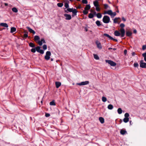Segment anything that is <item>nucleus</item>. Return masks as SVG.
I'll return each instance as SVG.
<instances>
[{
    "label": "nucleus",
    "mask_w": 146,
    "mask_h": 146,
    "mask_svg": "<svg viewBox=\"0 0 146 146\" xmlns=\"http://www.w3.org/2000/svg\"><path fill=\"white\" fill-rule=\"evenodd\" d=\"M121 28L120 29V32L121 33V37H123L125 35V31L123 28L125 27V25L123 23H121L120 25Z\"/></svg>",
    "instance_id": "obj_1"
},
{
    "label": "nucleus",
    "mask_w": 146,
    "mask_h": 146,
    "mask_svg": "<svg viewBox=\"0 0 146 146\" xmlns=\"http://www.w3.org/2000/svg\"><path fill=\"white\" fill-rule=\"evenodd\" d=\"M103 21L105 23H108L110 20V17L107 15L104 16L103 18Z\"/></svg>",
    "instance_id": "obj_2"
},
{
    "label": "nucleus",
    "mask_w": 146,
    "mask_h": 146,
    "mask_svg": "<svg viewBox=\"0 0 146 146\" xmlns=\"http://www.w3.org/2000/svg\"><path fill=\"white\" fill-rule=\"evenodd\" d=\"M129 115L128 113H125L124 114L125 118L123 119V121L124 122L126 123L129 121V118H128Z\"/></svg>",
    "instance_id": "obj_3"
},
{
    "label": "nucleus",
    "mask_w": 146,
    "mask_h": 146,
    "mask_svg": "<svg viewBox=\"0 0 146 146\" xmlns=\"http://www.w3.org/2000/svg\"><path fill=\"white\" fill-rule=\"evenodd\" d=\"M106 62L111 66H115L116 65V63L110 60H106Z\"/></svg>",
    "instance_id": "obj_4"
},
{
    "label": "nucleus",
    "mask_w": 146,
    "mask_h": 146,
    "mask_svg": "<svg viewBox=\"0 0 146 146\" xmlns=\"http://www.w3.org/2000/svg\"><path fill=\"white\" fill-rule=\"evenodd\" d=\"M51 53L50 51H47L46 52V55L44 57L45 59L47 60H49L50 58V56H51Z\"/></svg>",
    "instance_id": "obj_5"
},
{
    "label": "nucleus",
    "mask_w": 146,
    "mask_h": 146,
    "mask_svg": "<svg viewBox=\"0 0 146 146\" xmlns=\"http://www.w3.org/2000/svg\"><path fill=\"white\" fill-rule=\"evenodd\" d=\"M140 66L143 68H146V63L143 62V60L140 61Z\"/></svg>",
    "instance_id": "obj_6"
},
{
    "label": "nucleus",
    "mask_w": 146,
    "mask_h": 146,
    "mask_svg": "<svg viewBox=\"0 0 146 146\" xmlns=\"http://www.w3.org/2000/svg\"><path fill=\"white\" fill-rule=\"evenodd\" d=\"M36 50L38 52L43 54L44 53V51L42 49H40V47L39 46H38L36 47Z\"/></svg>",
    "instance_id": "obj_7"
},
{
    "label": "nucleus",
    "mask_w": 146,
    "mask_h": 146,
    "mask_svg": "<svg viewBox=\"0 0 146 146\" xmlns=\"http://www.w3.org/2000/svg\"><path fill=\"white\" fill-rule=\"evenodd\" d=\"M89 82L88 81H86L84 82H82L80 83H77L76 84L79 86L85 85L89 84Z\"/></svg>",
    "instance_id": "obj_8"
},
{
    "label": "nucleus",
    "mask_w": 146,
    "mask_h": 146,
    "mask_svg": "<svg viewBox=\"0 0 146 146\" xmlns=\"http://www.w3.org/2000/svg\"><path fill=\"white\" fill-rule=\"evenodd\" d=\"M64 15L66 17L65 19L66 20H70L72 18L71 16L70 15L65 14Z\"/></svg>",
    "instance_id": "obj_9"
},
{
    "label": "nucleus",
    "mask_w": 146,
    "mask_h": 146,
    "mask_svg": "<svg viewBox=\"0 0 146 146\" xmlns=\"http://www.w3.org/2000/svg\"><path fill=\"white\" fill-rule=\"evenodd\" d=\"M38 43L40 46H41L42 43H45L46 42L44 38H42L41 39V40L38 41Z\"/></svg>",
    "instance_id": "obj_10"
},
{
    "label": "nucleus",
    "mask_w": 146,
    "mask_h": 146,
    "mask_svg": "<svg viewBox=\"0 0 146 146\" xmlns=\"http://www.w3.org/2000/svg\"><path fill=\"white\" fill-rule=\"evenodd\" d=\"M96 43L97 45V47L100 49H101L102 48V46H101L100 43L97 40L96 42Z\"/></svg>",
    "instance_id": "obj_11"
},
{
    "label": "nucleus",
    "mask_w": 146,
    "mask_h": 146,
    "mask_svg": "<svg viewBox=\"0 0 146 146\" xmlns=\"http://www.w3.org/2000/svg\"><path fill=\"white\" fill-rule=\"evenodd\" d=\"M72 12V17H74L77 15V13L78 12V11L76 9H74Z\"/></svg>",
    "instance_id": "obj_12"
},
{
    "label": "nucleus",
    "mask_w": 146,
    "mask_h": 146,
    "mask_svg": "<svg viewBox=\"0 0 146 146\" xmlns=\"http://www.w3.org/2000/svg\"><path fill=\"white\" fill-rule=\"evenodd\" d=\"M27 28L29 31L31 33H33V34H35V32L31 28L29 27H27Z\"/></svg>",
    "instance_id": "obj_13"
},
{
    "label": "nucleus",
    "mask_w": 146,
    "mask_h": 146,
    "mask_svg": "<svg viewBox=\"0 0 146 146\" xmlns=\"http://www.w3.org/2000/svg\"><path fill=\"white\" fill-rule=\"evenodd\" d=\"M112 11L111 10H109L107 11H105L104 13V14H108L109 15H111L112 14Z\"/></svg>",
    "instance_id": "obj_14"
},
{
    "label": "nucleus",
    "mask_w": 146,
    "mask_h": 146,
    "mask_svg": "<svg viewBox=\"0 0 146 146\" xmlns=\"http://www.w3.org/2000/svg\"><path fill=\"white\" fill-rule=\"evenodd\" d=\"M114 35L116 36H121V33L117 31H115L114 33Z\"/></svg>",
    "instance_id": "obj_15"
},
{
    "label": "nucleus",
    "mask_w": 146,
    "mask_h": 146,
    "mask_svg": "<svg viewBox=\"0 0 146 146\" xmlns=\"http://www.w3.org/2000/svg\"><path fill=\"white\" fill-rule=\"evenodd\" d=\"M61 83L59 82H55V84L57 88H58L61 86Z\"/></svg>",
    "instance_id": "obj_16"
},
{
    "label": "nucleus",
    "mask_w": 146,
    "mask_h": 146,
    "mask_svg": "<svg viewBox=\"0 0 146 146\" xmlns=\"http://www.w3.org/2000/svg\"><path fill=\"white\" fill-rule=\"evenodd\" d=\"M1 26L6 28H7L8 27V25L7 24L4 23H1Z\"/></svg>",
    "instance_id": "obj_17"
},
{
    "label": "nucleus",
    "mask_w": 146,
    "mask_h": 146,
    "mask_svg": "<svg viewBox=\"0 0 146 146\" xmlns=\"http://www.w3.org/2000/svg\"><path fill=\"white\" fill-rule=\"evenodd\" d=\"M99 120L100 123L102 124L104 122V119L102 117H100L99 118Z\"/></svg>",
    "instance_id": "obj_18"
},
{
    "label": "nucleus",
    "mask_w": 146,
    "mask_h": 146,
    "mask_svg": "<svg viewBox=\"0 0 146 146\" xmlns=\"http://www.w3.org/2000/svg\"><path fill=\"white\" fill-rule=\"evenodd\" d=\"M132 33L131 32L129 31H127L126 32V35L128 36H130L131 35Z\"/></svg>",
    "instance_id": "obj_19"
},
{
    "label": "nucleus",
    "mask_w": 146,
    "mask_h": 146,
    "mask_svg": "<svg viewBox=\"0 0 146 146\" xmlns=\"http://www.w3.org/2000/svg\"><path fill=\"white\" fill-rule=\"evenodd\" d=\"M93 3L94 6L95 7H97L99 6V3L98 1H94Z\"/></svg>",
    "instance_id": "obj_20"
},
{
    "label": "nucleus",
    "mask_w": 146,
    "mask_h": 146,
    "mask_svg": "<svg viewBox=\"0 0 146 146\" xmlns=\"http://www.w3.org/2000/svg\"><path fill=\"white\" fill-rule=\"evenodd\" d=\"M104 36L108 37L110 40H111V39H113V38L110 35H108L107 34H106V33L104 34Z\"/></svg>",
    "instance_id": "obj_21"
},
{
    "label": "nucleus",
    "mask_w": 146,
    "mask_h": 146,
    "mask_svg": "<svg viewBox=\"0 0 146 146\" xmlns=\"http://www.w3.org/2000/svg\"><path fill=\"white\" fill-rule=\"evenodd\" d=\"M16 29L14 27H12L11 28L10 32L11 33H13L15 32L16 31Z\"/></svg>",
    "instance_id": "obj_22"
},
{
    "label": "nucleus",
    "mask_w": 146,
    "mask_h": 146,
    "mask_svg": "<svg viewBox=\"0 0 146 146\" xmlns=\"http://www.w3.org/2000/svg\"><path fill=\"white\" fill-rule=\"evenodd\" d=\"M127 133V132L125 130L121 129L120 131V133L122 135H124Z\"/></svg>",
    "instance_id": "obj_23"
},
{
    "label": "nucleus",
    "mask_w": 146,
    "mask_h": 146,
    "mask_svg": "<svg viewBox=\"0 0 146 146\" xmlns=\"http://www.w3.org/2000/svg\"><path fill=\"white\" fill-rule=\"evenodd\" d=\"M120 18L119 17H116L113 19V23H118V20L119 19H120Z\"/></svg>",
    "instance_id": "obj_24"
},
{
    "label": "nucleus",
    "mask_w": 146,
    "mask_h": 146,
    "mask_svg": "<svg viewBox=\"0 0 146 146\" xmlns=\"http://www.w3.org/2000/svg\"><path fill=\"white\" fill-rule=\"evenodd\" d=\"M108 109L111 110L113 108V106L111 104H109L108 106Z\"/></svg>",
    "instance_id": "obj_25"
},
{
    "label": "nucleus",
    "mask_w": 146,
    "mask_h": 146,
    "mask_svg": "<svg viewBox=\"0 0 146 146\" xmlns=\"http://www.w3.org/2000/svg\"><path fill=\"white\" fill-rule=\"evenodd\" d=\"M90 6L89 5H87L85 8L84 9L86 10H88L90 9Z\"/></svg>",
    "instance_id": "obj_26"
},
{
    "label": "nucleus",
    "mask_w": 146,
    "mask_h": 146,
    "mask_svg": "<svg viewBox=\"0 0 146 146\" xmlns=\"http://www.w3.org/2000/svg\"><path fill=\"white\" fill-rule=\"evenodd\" d=\"M117 112L119 114H121L122 112V111L121 109L120 108H119L117 110Z\"/></svg>",
    "instance_id": "obj_27"
},
{
    "label": "nucleus",
    "mask_w": 146,
    "mask_h": 146,
    "mask_svg": "<svg viewBox=\"0 0 146 146\" xmlns=\"http://www.w3.org/2000/svg\"><path fill=\"white\" fill-rule=\"evenodd\" d=\"M93 56L94 58L96 60H98L99 59V58L97 55L95 54H94Z\"/></svg>",
    "instance_id": "obj_28"
},
{
    "label": "nucleus",
    "mask_w": 146,
    "mask_h": 146,
    "mask_svg": "<svg viewBox=\"0 0 146 146\" xmlns=\"http://www.w3.org/2000/svg\"><path fill=\"white\" fill-rule=\"evenodd\" d=\"M12 11L15 13H17L18 11L17 8L16 7H13L12 9Z\"/></svg>",
    "instance_id": "obj_29"
},
{
    "label": "nucleus",
    "mask_w": 146,
    "mask_h": 146,
    "mask_svg": "<svg viewBox=\"0 0 146 146\" xmlns=\"http://www.w3.org/2000/svg\"><path fill=\"white\" fill-rule=\"evenodd\" d=\"M96 23L98 27H100L101 25L100 21L98 20L96 21Z\"/></svg>",
    "instance_id": "obj_30"
},
{
    "label": "nucleus",
    "mask_w": 146,
    "mask_h": 146,
    "mask_svg": "<svg viewBox=\"0 0 146 146\" xmlns=\"http://www.w3.org/2000/svg\"><path fill=\"white\" fill-rule=\"evenodd\" d=\"M40 39V38L38 36L36 35L34 36V39L35 41L38 40Z\"/></svg>",
    "instance_id": "obj_31"
},
{
    "label": "nucleus",
    "mask_w": 146,
    "mask_h": 146,
    "mask_svg": "<svg viewBox=\"0 0 146 146\" xmlns=\"http://www.w3.org/2000/svg\"><path fill=\"white\" fill-rule=\"evenodd\" d=\"M29 46H30L32 48H34L35 47V44L32 42H30L29 43Z\"/></svg>",
    "instance_id": "obj_32"
},
{
    "label": "nucleus",
    "mask_w": 146,
    "mask_h": 146,
    "mask_svg": "<svg viewBox=\"0 0 146 146\" xmlns=\"http://www.w3.org/2000/svg\"><path fill=\"white\" fill-rule=\"evenodd\" d=\"M94 17V15L92 13H90L88 15V17L90 19H92Z\"/></svg>",
    "instance_id": "obj_33"
},
{
    "label": "nucleus",
    "mask_w": 146,
    "mask_h": 146,
    "mask_svg": "<svg viewBox=\"0 0 146 146\" xmlns=\"http://www.w3.org/2000/svg\"><path fill=\"white\" fill-rule=\"evenodd\" d=\"M50 105L51 106H55L56 104L54 100H53L50 103Z\"/></svg>",
    "instance_id": "obj_34"
},
{
    "label": "nucleus",
    "mask_w": 146,
    "mask_h": 146,
    "mask_svg": "<svg viewBox=\"0 0 146 146\" xmlns=\"http://www.w3.org/2000/svg\"><path fill=\"white\" fill-rule=\"evenodd\" d=\"M97 17L98 18H100L102 17V15L100 13H98L96 15Z\"/></svg>",
    "instance_id": "obj_35"
},
{
    "label": "nucleus",
    "mask_w": 146,
    "mask_h": 146,
    "mask_svg": "<svg viewBox=\"0 0 146 146\" xmlns=\"http://www.w3.org/2000/svg\"><path fill=\"white\" fill-rule=\"evenodd\" d=\"M133 66L135 67L138 68L139 66V64L137 62H135Z\"/></svg>",
    "instance_id": "obj_36"
},
{
    "label": "nucleus",
    "mask_w": 146,
    "mask_h": 146,
    "mask_svg": "<svg viewBox=\"0 0 146 146\" xmlns=\"http://www.w3.org/2000/svg\"><path fill=\"white\" fill-rule=\"evenodd\" d=\"M74 9L73 8H67V10L69 12H72Z\"/></svg>",
    "instance_id": "obj_37"
},
{
    "label": "nucleus",
    "mask_w": 146,
    "mask_h": 146,
    "mask_svg": "<svg viewBox=\"0 0 146 146\" xmlns=\"http://www.w3.org/2000/svg\"><path fill=\"white\" fill-rule=\"evenodd\" d=\"M116 15V13L115 12L112 13V14L111 15V16L112 18L114 17Z\"/></svg>",
    "instance_id": "obj_38"
},
{
    "label": "nucleus",
    "mask_w": 146,
    "mask_h": 146,
    "mask_svg": "<svg viewBox=\"0 0 146 146\" xmlns=\"http://www.w3.org/2000/svg\"><path fill=\"white\" fill-rule=\"evenodd\" d=\"M57 5L58 7H61L63 6V4L62 3H59L57 4Z\"/></svg>",
    "instance_id": "obj_39"
},
{
    "label": "nucleus",
    "mask_w": 146,
    "mask_h": 146,
    "mask_svg": "<svg viewBox=\"0 0 146 146\" xmlns=\"http://www.w3.org/2000/svg\"><path fill=\"white\" fill-rule=\"evenodd\" d=\"M102 100L103 102H105L107 101V98L105 97H103L102 98Z\"/></svg>",
    "instance_id": "obj_40"
},
{
    "label": "nucleus",
    "mask_w": 146,
    "mask_h": 146,
    "mask_svg": "<svg viewBox=\"0 0 146 146\" xmlns=\"http://www.w3.org/2000/svg\"><path fill=\"white\" fill-rule=\"evenodd\" d=\"M64 6L66 8H68L69 7L68 4L67 3H65L64 4Z\"/></svg>",
    "instance_id": "obj_41"
},
{
    "label": "nucleus",
    "mask_w": 146,
    "mask_h": 146,
    "mask_svg": "<svg viewBox=\"0 0 146 146\" xmlns=\"http://www.w3.org/2000/svg\"><path fill=\"white\" fill-rule=\"evenodd\" d=\"M104 8L106 9H107L108 8H110V7L107 4H105L104 5Z\"/></svg>",
    "instance_id": "obj_42"
},
{
    "label": "nucleus",
    "mask_w": 146,
    "mask_h": 146,
    "mask_svg": "<svg viewBox=\"0 0 146 146\" xmlns=\"http://www.w3.org/2000/svg\"><path fill=\"white\" fill-rule=\"evenodd\" d=\"M36 48H33L31 49V52L33 53H35L36 52Z\"/></svg>",
    "instance_id": "obj_43"
},
{
    "label": "nucleus",
    "mask_w": 146,
    "mask_h": 146,
    "mask_svg": "<svg viewBox=\"0 0 146 146\" xmlns=\"http://www.w3.org/2000/svg\"><path fill=\"white\" fill-rule=\"evenodd\" d=\"M43 47V49L44 50H45L47 48V46H46V44H44L43 46V47Z\"/></svg>",
    "instance_id": "obj_44"
},
{
    "label": "nucleus",
    "mask_w": 146,
    "mask_h": 146,
    "mask_svg": "<svg viewBox=\"0 0 146 146\" xmlns=\"http://www.w3.org/2000/svg\"><path fill=\"white\" fill-rule=\"evenodd\" d=\"M82 2L84 4H86L88 3V1L87 0H82Z\"/></svg>",
    "instance_id": "obj_45"
},
{
    "label": "nucleus",
    "mask_w": 146,
    "mask_h": 146,
    "mask_svg": "<svg viewBox=\"0 0 146 146\" xmlns=\"http://www.w3.org/2000/svg\"><path fill=\"white\" fill-rule=\"evenodd\" d=\"M88 11H86V10H85L83 11V13L84 15H86L88 14Z\"/></svg>",
    "instance_id": "obj_46"
},
{
    "label": "nucleus",
    "mask_w": 146,
    "mask_h": 146,
    "mask_svg": "<svg viewBox=\"0 0 146 146\" xmlns=\"http://www.w3.org/2000/svg\"><path fill=\"white\" fill-rule=\"evenodd\" d=\"M96 10L98 11H100V9L99 6L96 7Z\"/></svg>",
    "instance_id": "obj_47"
},
{
    "label": "nucleus",
    "mask_w": 146,
    "mask_h": 146,
    "mask_svg": "<svg viewBox=\"0 0 146 146\" xmlns=\"http://www.w3.org/2000/svg\"><path fill=\"white\" fill-rule=\"evenodd\" d=\"M24 36L25 37L27 38L28 37V33H26L24 34Z\"/></svg>",
    "instance_id": "obj_48"
},
{
    "label": "nucleus",
    "mask_w": 146,
    "mask_h": 146,
    "mask_svg": "<svg viewBox=\"0 0 146 146\" xmlns=\"http://www.w3.org/2000/svg\"><path fill=\"white\" fill-rule=\"evenodd\" d=\"M146 49V45H143L142 46V49L143 50H145Z\"/></svg>",
    "instance_id": "obj_49"
},
{
    "label": "nucleus",
    "mask_w": 146,
    "mask_h": 146,
    "mask_svg": "<svg viewBox=\"0 0 146 146\" xmlns=\"http://www.w3.org/2000/svg\"><path fill=\"white\" fill-rule=\"evenodd\" d=\"M50 114L49 113H46L45 114V116L46 117H48L49 116H50Z\"/></svg>",
    "instance_id": "obj_50"
},
{
    "label": "nucleus",
    "mask_w": 146,
    "mask_h": 146,
    "mask_svg": "<svg viewBox=\"0 0 146 146\" xmlns=\"http://www.w3.org/2000/svg\"><path fill=\"white\" fill-rule=\"evenodd\" d=\"M142 55L144 57H146V52L143 53Z\"/></svg>",
    "instance_id": "obj_51"
},
{
    "label": "nucleus",
    "mask_w": 146,
    "mask_h": 146,
    "mask_svg": "<svg viewBox=\"0 0 146 146\" xmlns=\"http://www.w3.org/2000/svg\"><path fill=\"white\" fill-rule=\"evenodd\" d=\"M127 51L126 50H125L124 51V54L125 55H126L127 53Z\"/></svg>",
    "instance_id": "obj_52"
},
{
    "label": "nucleus",
    "mask_w": 146,
    "mask_h": 146,
    "mask_svg": "<svg viewBox=\"0 0 146 146\" xmlns=\"http://www.w3.org/2000/svg\"><path fill=\"white\" fill-rule=\"evenodd\" d=\"M122 20L123 21H126V19H125L123 17H122Z\"/></svg>",
    "instance_id": "obj_53"
},
{
    "label": "nucleus",
    "mask_w": 146,
    "mask_h": 146,
    "mask_svg": "<svg viewBox=\"0 0 146 146\" xmlns=\"http://www.w3.org/2000/svg\"><path fill=\"white\" fill-rule=\"evenodd\" d=\"M135 54L134 52H133L131 53V55L132 56H134Z\"/></svg>",
    "instance_id": "obj_54"
},
{
    "label": "nucleus",
    "mask_w": 146,
    "mask_h": 146,
    "mask_svg": "<svg viewBox=\"0 0 146 146\" xmlns=\"http://www.w3.org/2000/svg\"><path fill=\"white\" fill-rule=\"evenodd\" d=\"M111 40H113L116 42H117V39H114V38H113V39H111Z\"/></svg>",
    "instance_id": "obj_55"
},
{
    "label": "nucleus",
    "mask_w": 146,
    "mask_h": 146,
    "mask_svg": "<svg viewBox=\"0 0 146 146\" xmlns=\"http://www.w3.org/2000/svg\"><path fill=\"white\" fill-rule=\"evenodd\" d=\"M133 32L134 33H137V31L135 29L133 31Z\"/></svg>",
    "instance_id": "obj_56"
},
{
    "label": "nucleus",
    "mask_w": 146,
    "mask_h": 146,
    "mask_svg": "<svg viewBox=\"0 0 146 146\" xmlns=\"http://www.w3.org/2000/svg\"><path fill=\"white\" fill-rule=\"evenodd\" d=\"M144 60L146 62V57H144Z\"/></svg>",
    "instance_id": "obj_57"
},
{
    "label": "nucleus",
    "mask_w": 146,
    "mask_h": 146,
    "mask_svg": "<svg viewBox=\"0 0 146 146\" xmlns=\"http://www.w3.org/2000/svg\"><path fill=\"white\" fill-rule=\"evenodd\" d=\"M5 5L6 6L8 5V4L7 3H5Z\"/></svg>",
    "instance_id": "obj_58"
},
{
    "label": "nucleus",
    "mask_w": 146,
    "mask_h": 146,
    "mask_svg": "<svg viewBox=\"0 0 146 146\" xmlns=\"http://www.w3.org/2000/svg\"><path fill=\"white\" fill-rule=\"evenodd\" d=\"M112 49V48H109L108 49V50H110L111 49Z\"/></svg>",
    "instance_id": "obj_59"
},
{
    "label": "nucleus",
    "mask_w": 146,
    "mask_h": 146,
    "mask_svg": "<svg viewBox=\"0 0 146 146\" xmlns=\"http://www.w3.org/2000/svg\"><path fill=\"white\" fill-rule=\"evenodd\" d=\"M50 60L51 61H53V59L52 58H51L50 59Z\"/></svg>",
    "instance_id": "obj_60"
},
{
    "label": "nucleus",
    "mask_w": 146,
    "mask_h": 146,
    "mask_svg": "<svg viewBox=\"0 0 146 146\" xmlns=\"http://www.w3.org/2000/svg\"><path fill=\"white\" fill-rule=\"evenodd\" d=\"M113 50H116V48H114L113 49Z\"/></svg>",
    "instance_id": "obj_61"
},
{
    "label": "nucleus",
    "mask_w": 146,
    "mask_h": 146,
    "mask_svg": "<svg viewBox=\"0 0 146 146\" xmlns=\"http://www.w3.org/2000/svg\"><path fill=\"white\" fill-rule=\"evenodd\" d=\"M94 14H96V12H94Z\"/></svg>",
    "instance_id": "obj_62"
},
{
    "label": "nucleus",
    "mask_w": 146,
    "mask_h": 146,
    "mask_svg": "<svg viewBox=\"0 0 146 146\" xmlns=\"http://www.w3.org/2000/svg\"><path fill=\"white\" fill-rule=\"evenodd\" d=\"M85 30L86 31H87V29H85Z\"/></svg>",
    "instance_id": "obj_63"
},
{
    "label": "nucleus",
    "mask_w": 146,
    "mask_h": 146,
    "mask_svg": "<svg viewBox=\"0 0 146 146\" xmlns=\"http://www.w3.org/2000/svg\"><path fill=\"white\" fill-rule=\"evenodd\" d=\"M108 2L109 3H110V1H108Z\"/></svg>",
    "instance_id": "obj_64"
}]
</instances>
